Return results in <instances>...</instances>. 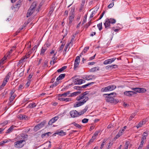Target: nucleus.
Returning <instances> with one entry per match:
<instances>
[{"label":"nucleus","mask_w":149,"mask_h":149,"mask_svg":"<svg viewBox=\"0 0 149 149\" xmlns=\"http://www.w3.org/2000/svg\"><path fill=\"white\" fill-rule=\"evenodd\" d=\"M88 93V91H86L78 96L76 99L77 100L79 101L81 99H84L82 101L76 102L75 104H74V107H77L84 104L88 100V97L86 96V95Z\"/></svg>","instance_id":"1"},{"label":"nucleus","mask_w":149,"mask_h":149,"mask_svg":"<svg viewBox=\"0 0 149 149\" xmlns=\"http://www.w3.org/2000/svg\"><path fill=\"white\" fill-rule=\"evenodd\" d=\"M114 94H115V95H116V93H112L109 94H104L103 95L105 97V100L106 102L116 104L119 102V100L115 99L113 97L111 96Z\"/></svg>","instance_id":"2"},{"label":"nucleus","mask_w":149,"mask_h":149,"mask_svg":"<svg viewBox=\"0 0 149 149\" xmlns=\"http://www.w3.org/2000/svg\"><path fill=\"white\" fill-rule=\"evenodd\" d=\"M116 88V86L114 85H111L106 87L102 88L101 90V91L102 92L111 91L114 90Z\"/></svg>","instance_id":"3"},{"label":"nucleus","mask_w":149,"mask_h":149,"mask_svg":"<svg viewBox=\"0 0 149 149\" xmlns=\"http://www.w3.org/2000/svg\"><path fill=\"white\" fill-rule=\"evenodd\" d=\"M25 141V140L23 139L18 141L15 142L14 143V146L16 148H21L23 147L24 144L23 143Z\"/></svg>","instance_id":"4"},{"label":"nucleus","mask_w":149,"mask_h":149,"mask_svg":"<svg viewBox=\"0 0 149 149\" xmlns=\"http://www.w3.org/2000/svg\"><path fill=\"white\" fill-rule=\"evenodd\" d=\"M37 4V2L36 1L33 2L29 9L30 10V12L32 14L34 12Z\"/></svg>","instance_id":"5"},{"label":"nucleus","mask_w":149,"mask_h":149,"mask_svg":"<svg viewBox=\"0 0 149 149\" xmlns=\"http://www.w3.org/2000/svg\"><path fill=\"white\" fill-rule=\"evenodd\" d=\"M79 113L76 110H72L70 112V114L72 118H75L79 116Z\"/></svg>","instance_id":"6"},{"label":"nucleus","mask_w":149,"mask_h":149,"mask_svg":"<svg viewBox=\"0 0 149 149\" xmlns=\"http://www.w3.org/2000/svg\"><path fill=\"white\" fill-rule=\"evenodd\" d=\"M80 56H77L76 58V59L74 61V69L75 70L79 65L80 62Z\"/></svg>","instance_id":"7"},{"label":"nucleus","mask_w":149,"mask_h":149,"mask_svg":"<svg viewBox=\"0 0 149 149\" xmlns=\"http://www.w3.org/2000/svg\"><path fill=\"white\" fill-rule=\"evenodd\" d=\"M85 82V80L82 79H75L74 83L75 84H81Z\"/></svg>","instance_id":"8"},{"label":"nucleus","mask_w":149,"mask_h":149,"mask_svg":"<svg viewBox=\"0 0 149 149\" xmlns=\"http://www.w3.org/2000/svg\"><path fill=\"white\" fill-rule=\"evenodd\" d=\"M58 118V116L55 117L51 119L48 122L49 125H52V124L55 122Z\"/></svg>","instance_id":"9"},{"label":"nucleus","mask_w":149,"mask_h":149,"mask_svg":"<svg viewBox=\"0 0 149 149\" xmlns=\"http://www.w3.org/2000/svg\"><path fill=\"white\" fill-rule=\"evenodd\" d=\"M110 24L109 21V18H107L105 22L104 23L105 28L107 29L109 28L110 26Z\"/></svg>","instance_id":"10"},{"label":"nucleus","mask_w":149,"mask_h":149,"mask_svg":"<svg viewBox=\"0 0 149 149\" xmlns=\"http://www.w3.org/2000/svg\"><path fill=\"white\" fill-rule=\"evenodd\" d=\"M136 93L133 91H126L124 92V94L126 96H131L132 95L136 94Z\"/></svg>","instance_id":"11"},{"label":"nucleus","mask_w":149,"mask_h":149,"mask_svg":"<svg viewBox=\"0 0 149 149\" xmlns=\"http://www.w3.org/2000/svg\"><path fill=\"white\" fill-rule=\"evenodd\" d=\"M70 15L69 16V22L68 24L69 25H71L73 21L74 18V15Z\"/></svg>","instance_id":"12"},{"label":"nucleus","mask_w":149,"mask_h":149,"mask_svg":"<svg viewBox=\"0 0 149 149\" xmlns=\"http://www.w3.org/2000/svg\"><path fill=\"white\" fill-rule=\"evenodd\" d=\"M89 47H85L82 52L80 53L79 56L81 57L82 55H84L85 54L88 50L89 49Z\"/></svg>","instance_id":"13"},{"label":"nucleus","mask_w":149,"mask_h":149,"mask_svg":"<svg viewBox=\"0 0 149 149\" xmlns=\"http://www.w3.org/2000/svg\"><path fill=\"white\" fill-rule=\"evenodd\" d=\"M80 91H77L74 92H73L70 94V95L69 96V97H72L73 96H76L81 93Z\"/></svg>","instance_id":"14"},{"label":"nucleus","mask_w":149,"mask_h":149,"mask_svg":"<svg viewBox=\"0 0 149 149\" xmlns=\"http://www.w3.org/2000/svg\"><path fill=\"white\" fill-rule=\"evenodd\" d=\"M70 91H68L64 93L63 94H59L58 95V97H62V96H63L64 97H65L67 96L70 93Z\"/></svg>","instance_id":"15"},{"label":"nucleus","mask_w":149,"mask_h":149,"mask_svg":"<svg viewBox=\"0 0 149 149\" xmlns=\"http://www.w3.org/2000/svg\"><path fill=\"white\" fill-rule=\"evenodd\" d=\"M47 49H46V47H45V46H43L41 49L40 55H44L45 52Z\"/></svg>","instance_id":"16"},{"label":"nucleus","mask_w":149,"mask_h":149,"mask_svg":"<svg viewBox=\"0 0 149 149\" xmlns=\"http://www.w3.org/2000/svg\"><path fill=\"white\" fill-rule=\"evenodd\" d=\"M46 123V121L45 120H43V121L40 124H38V125L39 128L41 129L45 125V124Z\"/></svg>","instance_id":"17"},{"label":"nucleus","mask_w":149,"mask_h":149,"mask_svg":"<svg viewBox=\"0 0 149 149\" xmlns=\"http://www.w3.org/2000/svg\"><path fill=\"white\" fill-rule=\"evenodd\" d=\"M65 74H60L58 77L56 79V81H58L62 79L65 77Z\"/></svg>","instance_id":"18"},{"label":"nucleus","mask_w":149,"mask_h":149,"mask_svg":"<svg viewBox=\"0 0 149 149\" xmlns=\"http://www.w3.org/2000/svg\"><path fill=\"white\" fill-rule=\"evenodd\" d=\"M55 134L61 136H63L66 134V132H64L63 130H61L60 132H56Z\"/></svg>","instance_id":"19"},{"label":"nucleus","mask_w":149,"mask_h":149,"mask_svg":"<svg viewBox=\"0 0 149 149\" xmlns=\"http://www.w3.org/2000/svg\"><path fill=\"white\" fill-rule=\"evenodd\" d=\"M72 124H73L74 126L80 129H81L82 127L81 125L74 122H73L70 124V125Z\"/></svg>","instance_id":"20"},{"label":"nucleus","mask_w":149,"mask_h":149,"mask_svg":"<svg viewBox=\"0 0 149 149\" xmlns=\"http://www.w3.org/2000/svg\"><path fill=\"white\" fill-rule=\"evenodd\" d=\"M36 105V104L35 102H33L27 106V108H32L35 107Z\"/></svg>","instance_id":"21"},{"label":"nucleus","mask_w":149,"mask_h":149,"mask_svg":"<svg viewBox=\"0 0 149 149\" xmlns=\"http://www.w3.org/2000/svg\"><path fill=\"white\" fill-rule=\"evenodd\" d=\"M56 54L55 53L54 54V55L52 58V61L53 62V65H54V63L56 62V61L57 59V57H55V56L56 55Z\"/></svg>","instance_id":"22"},{"label":"nucleus","mask_w":149,"mask_h":149,"mask_svg":"<svg viewBox=\"0 0 149 149\" xmlns=\"http://www.w3.org/2000/svg\"><path fill=\"white\" fill-rule=\"evenodd\" d=\"M51 134V132H48L42 134L41 135V137L42 138L45 137H48L49 136L50 134Z\"/></svg>","instance_id":"23"},{"label":"nucleus","mask_w":149,"mask_h":149,"mask_svg":"<svg viewBox=\"0 0 149 149\" xmlns=\"http://www.w3.org/2000/svg\"><path fill=\"white\" fill-rule=\"evenodd\" d=\"M67 68V66H65L62 67L61 68L58 69L57 70V72H61L63 71H64Z\"/></svg>","instance_id":"24"},{"label":"nucleus","mask_w":149,"mask_h":149,"mask_svg":"<svg viewBox=\"0 0 149 149\" xmlns=\"http://www.w3.org/2000/svg\"><path fill=\"white\" fill-rule=\"evenodd\" d=\"M11 73L10 72H9L7 74L6 76L5 77L4 80H6V81H8V80L10 77V75H11Z\"/></svg>","instance_id":"25"},{"label":"nucleus","mask_w":149,"mask_h":149,"mask_svg":"<svg viewBox=\"0 0 149 149\" xmlns=\"http://www.w3.org/2000/svg\"><path fill=\"white\" fill-rule=\"evenodd\" d=\"M99 68L98 67H94L90 69L91 72H94L96 71L99 70Z\"/></svg>","instance_id":"26"},{"label":"nucleus","mask_w":149,"mask_h":149,"mask_svg":"<svg viewBox=\"0 0 149 149\" xmlns=\"http://www.w3.org/2000/svg\"><path fill=\"white\" fill-rule=\"evenodd\" d=\"M16 95L15 94L14 95H11L10 97L9 101L10 103H11L14 100L15 97H16Z\"/></svg>","instance_id":"27"},{"label":"nucleus","mask_w":149,"mask_h":149,"mask_svg":"<svg viewBox=\"0 0 149 149\" xmlns=\"http://www.w3.org/2000/svg\"><path fill=\"white\" fill-rule=\"evenodd\" d=\"M19 117L21 120H25L26 119V118L27 117L25 115H22V114H20L19 115Z\"/></svg>","instance_id":"28"},{"label":"nucleus","mask_w":149,"mask_h":149,"mask_svg":"<svg viewBox=\"0 0 149 149\" xmlns=\"http://www.w3.org/2000/svg\"><path fill=\"white\" fill-rule=\"evenodd\" d=\"M93 82H91V83H89L88 84L85 85H84L82 86H81V88H86L87 86H88L89 85H91L92 84H93Z\"/></svg>","instance_id":"29"},{"label":"nucleus","mask_w":149,"mask_h":149,"mask_svg":"<svg viewBox=\"0 0 149 149\" xmlns=\"http://www.w3.org/2000/svg\"><path fill=\"white\" fill-rule=\"evenodd\" d=\"M23 0H19L17 2L15 6V7L17 8V7H19L22 1Z\"/></svg>","instance_id":"30"},{"label":"nucleus","mask_w":149,"mask_h":149,"mask_svg":"<svg viewBox=\"0 0 149 149\" xmlns=\"http://www.w3.org/2000/svg\"><path fill=\"white\" fill-rule=\"evenodd\" d=\"M13 126H11L6 131V133H9L11 132L13 129Z\"/></svg>","instance_id":"31"},{"label":"nucleus","mask_w":149,"mask_h":149,"mask_svg":"<svg viewBox=\"0 0 149 149\" xmlns=\"http://www.w3.org/2000/svg\"><path fill=\"white\" fill-rule=\"evenodd\" d=\"M122 134V132L120 131L118 134L116 135V136L115 137V138L116 139H117L120 137V136H121Z\"/></svg>","instance_id":"32"},{"label":"nucleus","mask_w":149,"mask_h":149,"mask_svg":"<svg viewBox=\"0 0 149 149\" xmlns=\"http://www.w3.org/2000/svg\"><path fill=\"white\" fill-rule=\"evenodd\" d=\"M109 21L111 24H114L116 22V20L114 19L110 18L109 19Z\"/></svg>","instance_id":"33"},{"label":"nucleus","mask_w":149,"mask_h":149,"mask_svg":"<svg viewBox=\"0 0 149 149\" xmlns=\"http://www.w3.org/2000/svg\"><path fill=\"white\" fill-rule=\"evenodd\" d=\"M130 143L128 141H126L125 143L124 146V149H127Z\"/></svg>","instance_id":"34"},{"label":"nucleus","mask_w":149,"mask_h":149,"mask_svg":"<svg viewBox=\"0 0 149 149\" xmlns=\"http://www.w3.org/2000/svg\"><path fill=\"white\" fill-rule=\"evenodd\" d=\"M143 121H141L136 126V127L137 128L141 127L143 125Z\"/></svg>","instance_id":"35"},{"label":"nucleus","mask_w":149,"mask_h":149,"mask_svg":"<svg viewBox=\"0 0 149 149\" xmlns=\"http://www.w3.org/2000/svg\"><path fill=\"white\" fill-rule=\"evenodd\" d=\"M96 137L94 135L92 137V138L88 142V144L90 143H92L93 142L94 140L96 139Z\"/></svg>","instance_id":"36"},{"label":"nucleus","mask_w":149,"mask_h":149,"mask_svg":"<svg viewBox=\"0 0 149 149\" xmlns=\"http://www.w3.org/2000/svg\"><path fill=\"white\" fill-rule=\"evenodd\" d=\"M139 93H145L146 91V90L145 89L143 88H139Z\"/></svg>","instance_id":"37"},{"label":"nucleus","mask_w":149,"mask_h":149,"mask_svg":"<svg viewBox=\"0 0 149 149\" xmlns=\"http://www.w3.org/2000/svg\"><path fill=\"white\" fill-rule=\"evenodd\" d=\"M139 88H132V89L134 91V92H136V93H139Z\"/></svg>","instance_id":"38"},{"label":"nucleus","mask_w":149,"mask_h":149,"mask_svg":"<svg viewBox=\"0 0 149 149\" xmlns=\"http://www.w3.org/2000/svg\"><path fill=\"white\" fill-rule=\"evenodd\" d=\"M7 81H6V80H4L2 84V85L0 87L1 88H2L3 87H4L6 85V84L7 83Z\"/></svg>","instance_id":"39"},{"label":"nucleus","mask_w":149,"mask_h":149,"mask_svg":"<svg viewBox=\"0 0 149 149\" xmlns=\"http://www.w3.org/2000/svg\"><path fill=\"white\" fill-rule=\"evenodd\" d=\"M91 76H86L85 77V78H84V79H86L87 80H91L92 79V78H91Z\"/></svg>","instance_id":"40"},{"label":"nucleus","mask_w":149,"mask_h":149,"mask_svg":"<svg viewBox=\"0 0 149 149\" xmlns=\"http://www.w3.org/2000/svg\"><path fill=\"white\" fill-rule=\"evenodd\" d=\"M136 115V113H132L131 116H130V117L129 118V120L130 121L132 120V119L133 118H134V116H135Z\"/></svg>","instance_id":"41"},{"label":"nucleus","mask_w":149,"mask_h":149,"mask_svg":"<svg viewBox=\"0 0 149 149\" xmlns=\"http://www.w3.org/2000/svg\"><path fill=\"white\" fill-rule=\"evenodd\" d=\"M97 26L99 30H101L102 29V22H101L97 24Z\"/></svg>","instance_id":"42"},{"label":"nucleus","mask_w":149,"mask_h":149,"mask_svg":"<svg viewBox=\"0 0 149 149\" xmlns=\"http://www.w3.org/2000/svg\"><path fill=\"white\" fill-rule=\"evenodd\" d=\"M75 8L74 7H72L71 10L70 12V15H74V11Z\"/></svg>","instance_id":"43"},{"label":"nucleus","mask_w":149,"mask_h":149,"mask_svg":"<svg viewBox=\"0 0 149 149\" xmlns=\"http://www.w3.org/2000/svg\"><path fill=\"white\" fill-rule=\"evenodd\" d=\"M91 23V21H90L88 23L85 24V27L86 28V29H87L88 26H90Z\"/></svg>","instance_id":"44"},{"label":"nucleus","mask_w":149,"mask_h":149,"mask_svg":"<svg viewBox=\"0 0 149 149\" xmlns=\"http://www.w3.org/2000/svg\"><path fill=\"white\" fill-rule=\"evenodd\" d=\"M32 14L30 12V10H28L26 14V17H30Z\"/></svg>","instance_id":"45"},{"label":"nucleus","mask_w":149,"mask_h":149,"mask_svg":"<svg viewBox=\"0 0 149 149\" xmlns=\"http://www.w3.org/2000/svg\"><path fill=\"white\" fill-rule=\"evenodd\" d=\"M87 15H86L84 17L83 21L82 22V25L85 23L86 21V18Z\"/></svg>","instance_id":"46"},{"label":"nucleus","mask_w":149,"mask_h":149,"mask_svg":"<svg viewBox=\"0 0 149 149\" xmlns=\"http://www.w3.org/2000/svg\"><path fill=\"white\" fill-rule=\"evenodd\" d=\"M40 129V128H39L38 125L36 126L34 128V130L35 131H36Z\"/></svg>","instance_id":"47"},{"label":"nucleus","mask_w":149,"mask_h":149,"mask_svg":"<svg viewBox=\"0 0 149 149\" xmlns=\"http://www.w3.org/2000/svg\"><path fill=\"white\" fill-rule=\"evenodd\" d=\"M116 58H113L111 59H108L109 61L110 62V63L113 62L116 59Z\"/></svg>","instance_id":"48"},{"label":"nucleus","mask_w":149,"mask_h":149,"mask_svg":"<svg viewBox=\"0 0 149 149\" xmlns=\"http://www.w3.org/2000/svg\"><path fill=\"white\" fill-rule=\"evenodd\" d=\"M88 119L87 118H84L82 120V122L83 123H88Z\"/></svg>","instance_id":"49"},{"label":"nucleus","mask_w":149,"mask_h":149,"mask_svg":"<svg viewBox=\"0 0 149 149\" xmlns=\"http://www.w3.org/2000/svg\"><path fill=\"white\" fill-rule=\"evenodd\" d=\"M96 13V12H95V11H93L92 12L90 16V18H91L93 17L94 16V15Z\"/></svg>","instance_id":"50"},{"label":"nucleus","mask_w":149,"mask_h":149,"mask_svg":"<svg viewBox=\"0 0 149 149\" xmlns=\"http://www.w3.org/2000/svg\"><path fill=\"white\" fill-rule=\"evenodd\" d=\"M31 82V80L30 79H28L27 83L26 84V85L27 87H28L30 85Z\"/></svg>","instance_id":"51"},{"label":"nucleus","mask_w":149,"mask_h":149,"mask_svg":"<svg viewBox=\"0 0 149 149\" xmlns=\"http://www.w3.org/2000/svg\"><path fill=\"white\" fill-rule=\"evenodd\" d=\"M46 144H47L48 145V148H49L51 147V143L50 141L47 142L46 143Z\"/></svg>","instance_id":"52"},{"label":"nucleus","mask_w":149,"mask_h":149,"mask_svg":"<svg viewBox=\"0 0 149 149\" xmlns=\"http://www.w3.org/2000/svg\"><path fill=\"white\" fill-rule=\"evenodd\" d=\"M103 63L104 65H107L108 64H110V62L109 61L108 59L105 61H104Z\"/></svg>","instance_id":"53"},{"label":"nucleus","mask_w":149,"mask_h":149,"mask_svg":"<svg viewBox=\"0 0 149 149\" xmlns=\"http://www.w3.org/2000/svg\"><path fill=\"white\" fill-rule=\"evenodd\" d=\"M105 13V11H103L101 15H100V17L99 18L98 20H100L102 17L104 15V14Z\"/></svg>","instance_id":"54"},{"label":"nucleus","mask_w":149,"mask_h":149,"mask_svg":"<svg viewBox=\"0 0 149 149\" xmlns=\"http://www.w3.org/2000/svg\"><path fill=\"white\" fill-rule=\"evenodd\" d=\"M100 130H98L96 131L95 133L93 135L96 137L98 134L100 132Z\"/></svg>","instance_id":"55"},{"label":"nucleus","mask_w":149,"mask_h":149,"mask_svg":"<svg viewBox=\"0 0 149 149\" xmlns=\"http://www.w3.org/2000/svg\"><path fill=\"white\" fill-rule=\"evenodd\" d=\"M15 47H16L15 46L13 47L10 50L9 52V55L10 54L12 53V52L15 49Z\"/></svg>","instance_id":"56"},{"label":"nucleus","mask_w":149,"mask_h":149,"mask_svg":"<svg viewBox=\"0 0 149 149\" xmlns=\"http://www.w3.org/2000/svg\"><path fill=\"white\" fill-rule=\"evenodd\" d=\"M113 66H116V67H117V66L116 65H108L107 66V67H108V68H113Z\"/></svg>","instance_id":"57"},{"label":"nucleus","mask_w":149,"mask_h":149,"mask_svg":"<svg viewBox=\"0 0 149 149\" xmlns=\"http://www.w3.org/2000/svg\"><path fill=\"white\" fill-rule=\"evenodd\" d=\"M74 88L78 90H79L81 89V86H75L74 87Z\"/></svg>","instance_id":"58"},{"label":"nucleus","mask_w":149,"mask_h":149,"mask_svg":"<svg viewBox=\"0 0 149 149\" xmlns=\"http://www.w3.org/2000/svg\"><path fill=\"white\" fill-rule=\"evenodd\" d=\"M85 0H82V1L81 5V6L82 7H84L85 4Z\"/></svg>","instance_id":"59"},{"label":"nucleus","mask_w":149,"mask_h":149,"mask_svg":"<svg viewBox=\"0 0 149 149\" xmlns=\"http://www.w3.org/2000/svg\"><path fill=\"white\" fill-rule=\"evenodd\" d=\"M69 44H70V43H68L66 44V46L65 47L64 49V51H65L66 52V51L68 47Z\"/></svg>","instance_id":"60"},{"label":"nucleus","mask_w":149,"mask_h":149,"mask_svg":"<svg viewBox=\"0 0 149 149\" xmlns=\"http://www.w3.org/2000/svg\"><path fill=\"white\" fill-rule=\"evenodd\" d=\"M65 99L64 101H65L66 102L70 101H71V99L70 98H65Z\"/></svg>","instance_id":"61"},{"label":"nucleus","mask_w":149,"mask_h":149,"mask_svg":"<svg viewBox=\"0 0 149 149\" xmlns=\"http://www.w3.org/2000/svg\"><path fill=\"white\" fill-rule=\"evenodd\" d=\"M54 8L53 7H51L50 8V10L49 11V13H52L53 11Z\"/></svg>","instance_id":"62"},{"label":"nucleus","mask_w":149,"mask_h":149,"mask_svg":"<svg viewBox=\"0 0 149 149\" xmlns=\"http://www.w3.org/2000/svg\"><path fill=\"white\" fill-rule=\"evenodd\" d=\"M113 5L114 4L113 3H111L108 6V7L109 8H111L113 6Z\"/></svg>","instance_id":"63"},{"label":"nucleus","mask_w":149,"mask_h":149,"mask_svg":"<svg viewBox=\"0 0 149 149\" xmlns=\"http://www.w3.org/2000/svg\"><path fill=\"white\" fill-rule=\"evenodd\" d=\"M64 45L63 44H62L61 46H60V48H59V50H61L63 49V47H64Z\"/></svg>","instance_id":"64"}]
</instances>
